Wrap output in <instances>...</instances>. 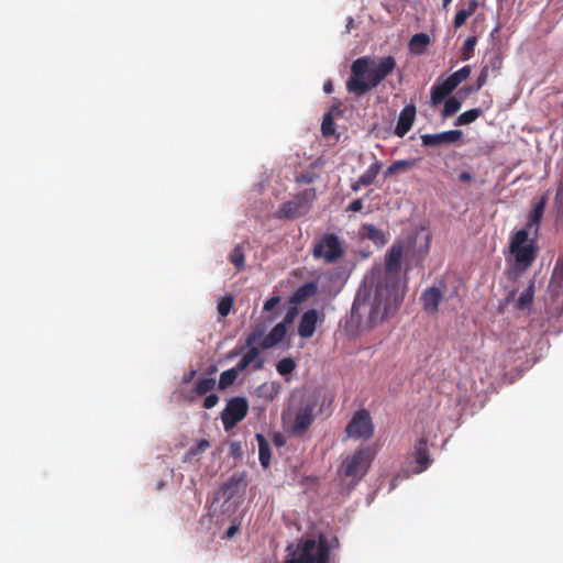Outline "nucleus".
Returning a JSON list of instances; mask_svg holds the SVG:
<instances>
[{
    "instance_id": "nucleus-1",
    "label": "nucleus",
    "mask_w": 563,
    "mask_h": 563,
    "mask_svg": "<svg viewBox=\"0 0 563 563\" xmlns=\"http://www.w3.org/2000/svg\"><path fill=\"white\" fill-rule=\"evenodd\" d=\"M404 295L400 284H362L352 305L351 319L357 327L373 329L397 312Z\"/></svg>"
},
{
    "instance_id": "nucleus-2",
    "label": "nucleus",
    "mask_w": 563,
    "mask_h": 563,
    "mask_svg": "<svg viewBox=\"0 0 563 563\" xmlns=\"http://www.w3.org/2000/svg\"><path fill=\"white\" fill-rule=\"evenodd\" d=\"M396 68V59L386 56L378 60L364 56L355 59L351 65V76L346 80V90L362 97L376 88Z\"/></svg>"
},
{
    "instance_id": "nucleus-3",
    "label": "nucleus",
    "mask_w": 563,
    "mask_h": 563,
    "mask_svg": "<svg viewBox=\"0 0 563 563\" xmlns=\"http://www.w3.org/2000/svg\"><path fill=\"white\" fill-rule=\"evenodd\" d=\"M430 247V238L427 236L422 245L417 246L416 238L396 241L385 256V272L389 278L397 277L401 271L402 260L407 269L418 266L427 256Z\"/></svg>"
},
{
    "instance_id": "nucleus-4",
    "label": "nucleus",
    "mask_w": 563,
    "mask_h": 563,
    "mask_svg": "<svg viewBox=\"0 0 563 563\" xmlns=\"http://www.w3.org/2000/svg\"><path fill=\"white\" fill-rule=\"evenodd\" d=\"M286 553L282 563H330V544L323 534L318 539L302 537L289 543Z\"/></svg>"
},
{
    "instance_id": "nucleus-5",
    "label": "nucleus",
    "mask_w": 563,
    "mask_h": 563,
    "mask_svg": "<svg viewBox=\"0 0 563 563\" xmlns=\"http://www.w3.org/2000/svg\"><path fill=\"white\" fill-rule=\"evenodd\" d=\"M325 399L327 395L322 388H314L302 396L291 427V432L295 435H302L308 431L317 415L322 413Z\"/></svg>"
},
{
    "instance_id": "nucleus-6",
    "label": "nucleus",
    "mask_w": 563,
    "mask_h": 563,
    "mask_svg": "<svg viewBox=\"0 0 563 563\" xmlns=\"http://www.w3.org/2000/svg\"><path fill=\"white\" fill-rule=\"evenodd\" d=\"M528 229L516 231L509 243V252L514 258V269L522 272L532 265L538 256L536 239L529 238Z\"/></svg>"
},
{
    "instance_id": "nucleus-7",
    "label": "nucleus",
    "mask_w": 563,
    "mask_h": 563,
    "mask_svg": "<svg viewBox=\"0 0 563 563\" xmlns=\"http://www.w3.org/2000/svg\"><path fill=\"white\" fill-rule=\"evenodd\" d=\"M345 241L335 233H324L313 243L312 256L325 264H333L345 255Z\"/></svg>"
},
{
    "instance_id": "nucleus-8",
    "label": "nucleus",
    "mask_w": 563,
    "mask_h": 563,
    "mask_svg": "<svg viewBox=\"0 0 563 563\" xmlns=\"http://www.w3.org/2000/svg\"><path fill=\"white\" fill-rule=\"evenodd\" d=\"M373 459L374 453L369 446L360 448L343 461L341 473L353 482H360L366 475Z\"/></svg>"
},
{
    "instance_id": "nucleus-9",
    "label": "nucleus",
    "mask_w": 563,
    "mask_h": 563,
    "mask_svg": "<svg viewBox=\"0 0 563 563\" xmlns=\"http://www.w3.org/2000/svg\"><path fill=\"white\" fill-rule=\"evenodd\" d=\"M316 190L309 188L298 194L294 199L283 203L276 212V218L294 220L306 216L312 208Z\"/></svg>"
},
{
    "instance_id": "nucleus-10",
    "label": "nucleus",
    "mask_w": 563,
    "mask_h": 563,
    "mask_svg": "<svg viewBox=\"0 0 563 563\" xmlns=\"http://www.w3.org/2000/svg\"><path fill=\"white\" fill-rule=\"evenodd\" d=\"M374 423L371 413L366 409H358L345 427L347 438L354 440H368L374 434Z\"/></svg>"
},
{
    "instance_id": "nucleus-11",
    "label": "nucleus",
    "mask_w": 563,
    "mask_h": 563,
    "mask_svg": "<svg viewBox=\"0 0 563 563\" xmlns=\"http://www.w3.org/2000/svg\"><path fill=\"white\" fill-rule=\"evenodd\" d=\"M249 412V402L244 397H233L227 402L221 413V421L225 431H231L236 427Z\"/></svg>"
},
{
    "instance_id": "nucleus-12",
    "label": "nucleus",
    "mask_w": 563,
    "mask_h": 563,
    "mask_svg": "<svg viewBox=\"0 0 563 563\" xmlns=\"http://www.w3.org/2000/svg\"><path fill=\"white\" fill-rule=\"evenodd\" d=\"M246 479L244 474H233L219 489L218 499L233 501L238 505L245 493Z\"/></svg>"
},
{
    "instance_id": "nucleus-13",
    "label": "nucleus",
    "mask_w": 563,
    "mask_h": 563,
    "mask_svg": "<svg viewBox=\"0 0 563 563\" xmlns=\"http://www.w3.org/2000/svg\"><path fill=\"white\" fill-rule=\"evenodd\" d=\"M324 316L320 314L316 309H309L300 318L298 324V334L302 339L311 338L318 325L322 324Z\"/></svg>"
},
{
    "instance_id": "nucleus-14",
    "label": "nucleus",
    "mask_w": 563,
    "mask_h": 563,
    "mask_svg": "<svg viewBox=\"0 0 563 563\" xmlns=\"http://www.w3.org/2000/svg\"><path fill=\"white\" fill-rule=\"evenodd\" d=\"M463 132L460 130H450L437 134L421 135V143L423 146L435 147L443 144H452L461 140Z\"/></svg>"
},
{
    "instance_id": "nucleus-15",
    "label": "nucleus",
    "mask_w": 563,
    "mask_h": 563,
    "mask_svg": "<svg viewBox=\"0 0 563 563\" xmlns=\"http://www.w3.org/2000/svg\"><path fill=\"white\" fill-rule=\"evenodd\" d=\"M417 108L413 103L407 104L400 112L394 133L404 137L412 128L416 120Z\"/></svg>"
},
{
    "instance_id": "nucleus-16",
    "label": "nucleus",
    "mask_w": 563,
    "mask_h": 563,
    "mask_svg": "<svg viewBox=\"0 0 563 563\" xmlns=\"http://www.w3.org/2000/svg\"><path fill=\"white\" fill-rule=\"evenodd\" d=\"M413 460L417 464L415 473L419 474L426 471L431 464V457L428 450V440L426 437H421L413 446L412 452Z\"/></svg>"
},
{
    "instance_id": "nucleus-17",
    "label": "nucleus",
    "mask_w": 563,
    "mask_h": 563,
    "mask_svg": "<svg viewBox=\"0 0 563 563\" xmlns=\"http://www.w3.org/2000/svg\"><path fill=\"white\" fill-rule=\"evenodd\" d=\"M548 203V196L543 195L539 201L533 206L532 210L530 211L528 216V221L525 229H528L530 232L532 229H534V234L539 231V224L542 220L545 207Z\"/></svg>"
},
{
    "instance_id": "nucleus-18",
    "label": "nucleus",
    "mask_w": 563,
    "mask_h": 563,
    "mask_svg": "<svg viewBox=\"0 0 563 563\" xmlns=\"http://www.w3.org/2000/svg\"><path fill=\"white\" fill-rule=\"evenodd\" d=\"M455 88L451 84V81L446 78L442 82L439 80L431 87V96L430 101L432 107H437L444 101L446 97H449Z\"/></svg>"
},
{
    "instance_id": "nucleus-19",
    "label": "nucleus",
    "mask_w": 563,
    "mask_h": 563,
    "mask_svg": "<svg viewBox=\"0 0 563 563\" xmlns=\"http://www.w3.org/2000/svg\"><path fill=\"white\" fill-rule=\"evenodd\" d=\"M442 296V291L435 285L426 289L421 296L424 310L431 314L437 313Z\"/></svg>"
},
{
    "instance_id": "nucleus-20",
    "label": "nucleus",
    "mask_w": 563,
    "mask_h": 563,
    "mask_svg": "<svg viewBox=\"0 0 563 563\" xmlns=\"http://www.w3.org/2000/svg\"><path fill=\"white\" fill-rule=\"evenodd\" d=\"M382 169V163L375 159L373 164L351 185L353 191H358L362 187L372 185Z\"/></svg>"
},
{
    "instance_id": "nucleus-21",
    "label": "nucleus",
    "mask_w": 563,
    "mask_h": 563,
    "mask_svg": "<svg viewBox=\"0 0 563 563\" xmlns=\"http://www.w3.org/2000/svg\"><path fill=\"white\" fill-rule=\"evenodd\" d=\"M360 233L363 238L372 241L376 245L383 246L389 241L388 233L376 228L374 224L365 223L361 227Z\"/></svg>"
},
{
    "instance_id": "nucleus-22",
    "label": "nucleus",
    "mask_w": 563,
    "mask_h": 563,
    "mask_svg": "<svg viewBox=\"0 0 563 563\" xmlns=\"http://www.w3.org/2000/svg\"><path fill=\"white\" fill-rule=\"evenodd\" d=\"M264 335V327L257 325L252 333L249 335L246 343L250 349L242 356L245 361L252 364L260 355V350L256 346H253L262 336Z\"/></svg>"
},
{
    "instance_id": "nucleus-23",
    "label": "nucleus",
    "mask_w": 563,
    "mask_h": 563,
    "mask_svg": "<svg viewBox=\"0 0 563 563\" xmlns=\"http://www.w3.org/2000/svg\"><path fill=\"white\" fill-rule=\"evenodd\" d=\"M250 249L247 242L236 244L229 253L228 260L238 272L245 269V253Z\"/></svg>"
},
{
    "instance_id": "nucleus-24",
    "label": "nucleus",
    "mask_w": 563,
    "mask_h": 563,
    "mask_svg": "<svg viewBox=\"0 0 563 563\" xmlns=\"http://www.w3.org/2000/svg\"><path fill=\"white\" fill-rule=\"evenodd\" d=\"M287 333L285 323H277L261 342L263 349H271L280 343Z\"/></svg>"
},
{
    "instance_id": "nucleus-25",
    "label": "nucleus",
    "mask_w": 563,
    "mask_h": 563,
    "mask_svg": "<svg viewBox=\"0 0 563 563\" xmlns=\"http://www.w3.org/2000/svg\"><path fill=\"white\" fill-rule=\"evenodd\" d=\"M478 8V1L477 0H470L467 1L463 8L459 9L455 13L454 20H453V26L454 29H461L467 21L470 16H472L475 11Z\"/></svg>"
},
{
    "instance_id": "nucleus-26",
    "label": "nucleus",
    "mask_w": 563,
    "mask_h": 563,
    "mask_svg": "<svg viewBox=\"0 0 563 563\" xmlns=\"http://www.w3.org/2000/svg\"><path fill=\"white\" fill-rule=\"evenodd\" d=\"M339 106H333L324 115L321 123V133L323 137H330L335 134L334 114H341Z\"/></svg>"
},
{
    "instance_id": "nucleus-27",
    "label": "nucleus",
    "mask_w": 563,
    "mask_h": 563,
    "mask_svg": "<svg viewBox=\"0 0 563 563\" xmlns=\"http://www.w3.org/2000/svg\"><path fill=\"white\" fill-rule=\"evenodd\" d=\"M431 43V38L426 33H417L415 34L409 43V51L415 55H422L427 51L428 45Z\"/></svg>"
},
{
    "instance_id": "nucleus-28",
    "label": "nucleus",
    "mask_w": 563,
    "mask_h": 563,
    "mask_svg": "<svg viewBox=\"0 0 563 563\" xmlns=\"http://www.w3.org/2000/svg\"><path fill=\"white\" fill-rule=\"evenodd\" d=\"M255 439L258 444L260 463L264 468H266L269 466L271 459H272L271 445H269L267 439L265 438V435H263L262 433H256Z\"/></svg>"
},
{
    "instance_id": "nucleus-29",
    "label": "nucleus",
    "mask_w": 563,
    "mask_h": 563,
    "mask_svg": "<svg viewBox=\"0 0 563 563\" xmlns=\"http://www.w3.org/2000/svg\"><path fill=\"white\" fill-rule=\"evenodd\" d=\"M417 164L416 159H399L395 161L384 173L385 178H389L393 175L405 173L413 168Z\"/></svg>"
},
{
    "instance_id": "nucleus-30",
    "label": "nucleus",
    "mask_w": 563,
    "mask_h": 563,
    "mask_svg": "<svg viewBox=\"0 0 563 563\" xmlns=\"http://www.w3.org/2000/svg\"><path fill=\"white\" fill-rule=\"evenodd\" d=\"M500 66H501V60L497 57L489 60V65H484L481 69L478 77H477L475 89L479 90L487 82L488 75H489V68H492L493 70H497L500 68Z\"/></svg>"
},
{
    "instance_id": "nucleus-31",
    "label": "nucleus",
    "mask_w": 563,
    "mask_h": 563,
    "mask_svg": "<svg viewBox=\"0 0 563 563\" xmlns=\"http://www.w3.org/2000/svg\"><path fill=\"white\" fill-rule=\"evenodd\" d=\"M317 285L318 284H302V286L292 296L291 301L299 303L306 300L308 297L313 296L318 289Z\"/></svg>"
},
{
    "instance_id": "nucleus-32",
    "label": "nucleus",
    "mask_w": 563,
    "mask_h": 563,
    "mask_svg": "<svg viewBox=\"0 0 563 563\" xmlns=\"http://www.w3.org/2000/svg\"><path fill=\"white\" fill-rule=\"evenodd\" d=\"M482 114H483V111L479 108H474V109L467 110L457 117L454 124L455 125L470 124V123L474 122L476 119H478Z\"/></svg>"
},
{
    "instance_id": "nucleus-33",
    "label": "nucleus",
    "mask_w": 563,
    "mask_h": 563,
    "mask_svg": "<svg viewBox=\"0 0 563 563\" xmlns=\"http://www.w3.org/2000/svg\"><path fill=\"white\" fill-rule=\"evenodd\" d=\"M534 284H529V286L522 291L517 300V308L520 310L528 309L533 300L534 295Z\"/></svg>"
},
{
    "instance_id": "nucleus-34",
    "label": "nucleus",
    "mask_w": 563,
    "mask_h": 563,
    "mask_svg": "<svg viewBox=\"0 0 563 563\" xmlns=\"http://www.w3.org/2000/svg\"><path fill=\"white\" fill-rule=\"evenodd\" d=\"M216 386V379L211 377L199 378L195 385V393L199 396L211 391Z\"/></svg>"
},
{
    "instance_id": "nucleus-35",
    "label": "nucleus",
    "mask_w": 563,
    "mask_h": 563,
    "mask_svg": "<svg viewBox=\"0 0 563 563\" xmlns=\"http://www.w3.org/2000/svg\"><path fill=\"white\" fill-rule=\"evenodd\" d=\"M239 374L233 368L222 372L218 383V388L221 390L227 389L228 387L234 384Z\"/></svg>"
},
{
    "instance_id": "nucleus-36",
    "label": "nucleus",
    "mask_w": 563,
    "mask_h": 563,
    "mask_svg": "<svg viewBox=\"0 0 563 563\" xmlns=\"http://www.w3.org/2000/svg\"><path fill=\"white\" fill-rule=\"evenodd\" d=\"M210 446V442L206 439L200 440L196 445L191 446L185 454L184 461L189 462L194 457L203 453Z\"/></svg>"
},
{
    "instance_id": "nucleus-37",
    "label": "nucleus",
    "mask_w": 563,
    "mask_h": 563,
    "mask_svg": "<svg viewBox=\"0 0 563 563\" xmlns=\"http://www.w3.org/2000/svg\"><path fill=\"white\" fill-rule=\"evenodd\" d=\"M462 107V102L456 97H451L444 102L442 117L449 118L455 114Z\"/></svg>"
},
{
    "instance_id": "nucleus-38",
    "label": "nucleus",
    "mask_w": 563,
    "mask_h": 563,
    "mask_svg": "<svg viewBox=\"0 0 563 563\" xmlns=\"http://www.w3.org/2000/svg\"><path fill=\"white\" fill-rule=\"evenodd\" d=\"M471 66H464L457 71L453 73L448 77L454 88H456L462 81L467 79L471 75Z\"/></svg>"
},
{
    "instance_id": "nucleus-39",
    "label": "nucleus",
    "mask_w": 563,
    "mask_h": 563,
    "mask_svg": "<svg viewBox=\"0 0 563 563\" xmlns=\"http://www.w3.org/2000/svg\"><path fill=\"white\" fill-rule=\"evenodd\" d=\"M234 303V297L232 296H224L218 301V312L221 317H227L233 307Z\"/></svg>"
},
{
    "instance_id": "nucleus-40",
    "label": "nucleus",
    "mask_w": 563,
    "mask_h": 563,
    "mask_svg": "<svg viewBox=\"0 0 563 563\" xmlns=\"http://www.w3.org/2000/svg\"><path fill=\"white\" fill-rule=\"evenodd\" d=\"M476 43L477 38L475 36H470L465 40L462 47V60H468L472 57Z\"/></svg>"
},
{
    "instance_id": "nucleus-41",
    "label": "nucleus",
    "mask_w": 563,
    "mask_h": 563,
    "mask_svg": "<svg viewBox=\"0 0 563 563\" xmlns=\"http://www.w3.org/2000/svg\"><path fill=\"white\" fill-rule=\"evenodd\" d=\"M295 367V361L290 357H285L277 363L276 369L280 375L285 376L292 373Z\"/></svg>"
},
{
    "instance_id": "nucleus-42",
    "label": "nucleus",
    "mask_w": 563,
    "mask_h": 563,
    "mask_svg": "<svg viewBox=\"0 0 563 563\" xmlns=\"http://www.w3.org/2000/svg\"><path fill=\"white\" fill-rule=\"evenodd\" d=\"M554 207L559 214H563V177L561 178L554 197Z\"/></svg>"
},
{
    "instance_id": "nucleus-43",
    "label": "nucleus",
    "mask_w": 563,
    "mask_h": 563,
    "mask_svg": "<svg viewBox=\"0 0 563 563\" xmlns=\"http://www.w3.org/2000/svg\"><path fill=\"white\" fill-rule=\"evenodd\" d=\"M297 316H298V308L295 307V306L290 307L287 310V312H286V314H285V317H284V319H283V321L280 323H285V327H287L288 324H291L295 321Z\"/></svg>"
},
{
    "instance_id": "nucleus-44",
    "label": "nucleus",
    "mask_w": 563,
    "mask_h": 563,
    "mask_svg": "<svg viewBox=\"0 0 563 563\" xmlns=\"http://www.w3.org/2000/svg\"><path fill=\"white\" fill-rule=\"evenodd\" d=\"M280 302L279 296H273L264 302V310L272 311Z\"/></svg>"
},
{
    "instance_id": "nucleus-45",
    "label": "nucleus",
    "mask_w": 563,
    "mask_h": 563,
    "mask_svg": "<svg viewBox=\"0 0 563 563\" xmlns=\"http://www.w3.org/2000/svg\"><path fill=\"white\" fill-rule=\"evenodd\" d=\"M218 401L219 397L216 394H210L205 398L203 408L211 409L218 404Z\"/></svg>"
},
{
    "instance_id": "nucleus-46",
    "label": "nucleus",
    "mask_w": 563,
    "mask_h": 563,
    "mask_svg": "<svg viewBox=\"0 0 563 563\" xmlns=\"http://www.w3.org/2000/svg\"><path fill=\"white\" fill-rule=\"evenodd\" d=\"M240 529V522H235V520L232 522V525L227 529V531L224 532V536L223 538L224 539H231L233 538L236 532L239 531Z\"/></svg>"
},
{
    "instance_id": "nucleus-47",
    "label": "nucleus",
    "mask_w": 563,
    "mask_h": 563,
    "mask_svg": "<svg viewBox=\"0 0 563 563\" xmlns=\"http://www.w3.org/2000/svg\"><path fill=\"white\" fill-rule=\"evenodd\" d=\"M363 209V201L362 199H354L350 202L346 210L352 212H358Z\"/></svg>"
},
{
    "instance_id": "nucleus-48",
    "label": "nucleus",
    "mask_w": 563,
    "mask_h": 563,
    "mask_svg": "<svg viewBox=\"0 0 563 563\" xmlns=\"http://www.w3.org/2000/svg\"><path fill=\"white\" fill-rule=\"evenodd\" d=\"M249 366H250V363H247V362L245 361V358H243V357H242V358L239 361V363H238L234 367H232V368H233L234 371H236V373H238V374H240V373H242L243 371H245Z\"/></svg>"
},
{
    "instance_id": "nucleus-49",
    "label": "nucleus",
    "mask_w": 563,
    "mask_h": 563,
    "mask_svg": "<svg viewBox=\"0 0 563 563\" xmlns=\"http://www.w3.org/2000/svg\"><path fill=\"white\" fill-rule=\"evenodd\" d=\"M553 275H558L559 277L563 278V257L556 262Z\"/></svg>"
},
{
    "instance_id": "nucleus-50",
    "label": "nucleus",
    "mask_w": 563,
    "mask_h": 563,
    "mask_svg": "<svg viewBox=\"0 0 563 563\" xmlns=\"http://www.w3.org/2000/svg\"><path fill=\"white\" fill-rule=\"evenodd\" d=\"M472 179H473V177H472L471 173H468V172H462L459 175V180L462 183H470Z\"/></svg>"
},
{
    "instance_id": "nucleus-51",
    "label": "nucleus",
    "mask_w": 563,
    "mask_h": 563,
    "mask_svg": "<svg viewBox=\"0 0 563 563\" xmlns=\"http://www.w3.org/2000/svg\"><path fill=\"white\" fill-rule=\"evenodd\" d=\"M274 443L276 446H283L285 444V440L280 434L276 433L274 435Z\"/></svg>"
},
{
    "instance_id": "nucleus-52",
    "label": "nucleus",
    "mask_w": 563,
    "mask_h": 563,
    "mask_svg": "<svg viewBox=\"0 0 563 563\" xmlns=\"http://www.w3.org/2000/svg\"><path fill=\"white\" fill-rule=\"evenodd\" d=\"M323 90L325 93H331L333 91V85L331 80H327L323 85Z\"/></svg>"
},
{
    "instance_id": "nucleus-53",
    "label": "nucleus",
    "mask_w": 563,
    "mask_h": 563,
    "mask_svg": "<svg viewBox=\"0 0 563 563\" xmlns=\"http://www.w3.org/2000/svg\"><path fill=\"white\" fill-rule=\"evenodd\" d=\"M196 375V371H191L188 375L184 377V382L188 383L192 379V377Z\"/></svg>"
},
{
    "instance_id": "nucleus-54",
    "label": "nucleus",
    "mask_w": 563,
    "mask_h": 563,
    "mask_svg": "<svg viewBox=\"0 0 563 563\" xmlns=\"http://www.w3.org/2000/svg\"><path fill=\"white\" fill-rule=\"evenodd\" d=\"M452 1H453V0H443V1H442V8H443L444 10H446V9H448V7L451 4V2H452Z\"/></svg>"
},
{
    "instance_id": "nucleus-55",
    "label": "nucleus",
    "mask_w": 563,
    "mask_h": 563,
    "mask_svg": "<svg viewBox=\"0 0 563 563\" xmlns=\"http://www.w3.org/2000/svg\"><path fill=\"white\" fill-rule=\"evenodd\" d=\"M277 316H278V312H274V313H272V314L268 317V319H267V320H268L269 322H272V321H274V320L277 318Z\"/></svg>"
},
{
    "instance_id": "nucleus-56",
    "label": "nucleus",
    "mask_w": 563,
    "mask_h": 563,
    "mask_svg": "<svg viewBox=\"0 0 563 563\" xmlns=\"http://www.w3.org/2000/svg\"><path fill=\"white\" fill-rule=\"evenodd\" d=\"M514 296H515L514 291H510L509 295L506 297V301L509 302L510 300H512Z\"/></svg>"
},
{
    "instance_id": "nucleus-57",
    "label": "nucleus",
    "mask_w": 563,
    "mask_h": 563,
    "mask_svg": "<svg viewBox=\"0 0 563 563\" xmlns=\"http://www.w3.org/2000/svg\"><path fill=\"white\" fill-rule=\"evenodd\" d=\"M236 449H240V445H239L238 443H234V442H233V443L231 444V450H232V452L236 451Z\"/></svg>"
},
{
    "instance_id": "nucleus-58",
    "label": "nucleus",
    "mask_w": 563,
    "mask_h": 563,
    "mask_svg": "<svg viewBox=\"0 0 563 563\" xmlns=\"http://www.w3.org/2000/svg\"><path fill=\"white\" fill-rule=\"evenodd\" d=\"M262 367V362H257L254 366L255 369H260Z\"/></svg>"
}]
</instances>
